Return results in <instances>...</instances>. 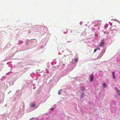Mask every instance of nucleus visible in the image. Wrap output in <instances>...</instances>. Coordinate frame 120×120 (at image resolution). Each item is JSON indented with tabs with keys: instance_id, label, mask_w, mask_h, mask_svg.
<instances>
[{
	"instance_id": "10",
	"label": "nucleus",
	"mask_w": 120,
	"mask_h": 120,
	"mask_svg": "<svg viewBox=\"0 0 120 120\" xmlns=\"http://www.w3.org/2000/svg\"><path fill=\"white\" fill-rule=\"evenodd\" d=\"M97 50L96 49H95L94 50V52H96V51Z\"/></svg>"
},
{
	"instance_id": "17",
	"label": "nucleus",
	"mask_w": 120,
	"mask_h": 120,
	"mask_svg": "<svg viewBox=\"0 0 120 120\" xmlns=\"http://www.w3.org/2000/svg\"><path fill=\"white\" fill-rule=\"evenodd\" d=\"M104 34H105V33H105V32H104Z\"/></svg>"
},
{
	"instance_id": "9",
	"label": "nucleus",
	"mask_w": 120,
	"mask_h": 120,
	"mask_svg": "<svg viewBox=\"0 0 120 120\" xmlns=\"http://www.w3.org/2000/svg\"><path fill=\"white\" fill-rule=\"evenodd\" d=\"M54 109V108H51V110L52 111H53Z\"/></svg>"
},
{
	"instance_id": "2",
	"label": "nucleus",
	"mask_w": 120,
	"mask_h": 120,
	"mask_svg": "<svg viewBox=\"0 0 120 120\" xmlns=\"http://www.w3.org/2000/svg\"><path fill=\"white\" fill-rule=\"evenodd\" d=\"M94 79V76L92 74L90 75V81L92 82L93 81Z\"/></svg>"
},
{
	"instance_id": "11",
	"label": "nucleus",
	"mask_w": 120,
	"mask_h": 120,
	"mask_svg": "<svg viewBox=\"0 0 120 120\" xmlns=\"http://www.w3.org/2000/svg\"><path fill=\"white\" fill-rule=\"evenodd\" d=\"M97 50H100V49L99 48H97Z\"/></svg>"
},
{
	"instance_id": "4",
	"label": "nucleus",
	"mask_w": 120,
	"mask_h": 120,
	"mask_svg": "<svg viewBox=\"0 0 120 120\" xmlns=\"http://www.w3.org/2000/svg\"><path fill=\"white\" fill-rule=\"evenodd\" d=\"M78 59L77 58H75L74 59V61H75V62H77L78 61Z\"/></svg>"
},
{
	"instance_id": "7",
	"label": "nucleus",
	"mask_w": 120,
	"mask_h": 120,
	"mask_svg": "<svg viewBox=\"0 0 120 120\" xmlns=\"http://www.w3.org/2000/svg\"><path fill=\"white\" fill-rule=\"evenodd\" d=\"M118 94L120 96V91H119V92H117Z\"/></svg>"
},
{
	"instance_id": "15",
	"label": "nucleus",
	"mask_w": 120,
	"mask_h": 120,
	"mask_svg": "<svg viewBox=\"0 0 120 120\" xmlns=\"http://www.w3.org/2000/svg\"><path fill=\"white\" fill-rule=\"evenodd\" d=\"M82 96H82V95L81 97V98H82Z\"/></svg>"
},
{
	"instance_id": "8",
	"label": "nucleus",
	"mask_w": 120,
	"mask_h": 120,
	"mask_svg": "<svg viewBox=\"0 0 120 120\" xmlns=\"http://www.w3.org/2000/svg\"><path fill=\"white\" fill-rule=\"evenodd\" d=\"M61 92H60V91H58V94L59 95H60L61 94Z\"/></svg>"
},
{
	"instance_id": "14",
	"label": "nucleus",
	"mask_w": 120,
	"mask_h": 120,
	"mask_svg": "<svg viewBox=\"0 0 120 120\" xmlns=\"http://www.w3.org/2000/svg\"><path fill=\"white\" fill-rule=\"evenodd\" d=\"M113 78L114 79H115V75H113Z\"/></svg>"
},
{
	"instance_id": "13",
	"label": "nucleus",
	"mask_w": 120,
	"mask_h": 120,
	"mask_svg": "<svg viewBox=\"0 0 120 120\" xmlns=\"http://www.w3.org/2000/svg\"><path fill=\"white\" fill-rule=\"evenodd\" d=\"M35 106V105H31V106H30V107H34V106Z\"/></svg>"
},
{
	"instance_id": "1",
	"label": "nucleus",
	"mask_w": 120,
	"mask_h": 120,
	"mask_svg": "<svg viewBox=\"0 0 120 120\" xmlns=\"http://www.w3.org/2000/svg\"><path fill=\"white\" fill-rule=\"evenodd\" d=\"M104 43V39H103L101 40V42L100 44L99 45V46H103Z\"/></svg>"
},
{
	"instance_id": "3",
	"label": "nucleus",
	"mask_w": 120,
	"mask_h": 120,
	"mask_svg": "<svg viewBox=\"0 0 120 120\" xmlns=\"http://www.w3.org/2000/svg\"><path fill=\"white\" fill-rule=\"evenodd\" d=\"M115 89L116 91V92H119V91H120L119 89H118L116 87H115Z\"/></svg>"
},
{
	"instance_id": "6",
	"label": "nucleus",
	"mask_w": 120,
	"mask_h": 120,
	"mask_svg": "<svg viewBox=\"0 0 120 120\" xmlns=\"http://www.w3.org/2000/svg\"><path fill=\"white\" fill-rule=\"evenodd\" d=\"M85 90V88L84 87H82V90L83 91Z\"/></svg>"
},
{
	"instance_id": "12",
	"label": "nucleus",
	"mask_w": 120,
	"mask_h": 120,
	"mask_svg": "<svg viewBox=\"0 0 120 120\" xmlns=\"http://www.w3.org/2000/svg\"><path fill=\"white\" fill-rule=\"evenodd\" d=\"M112 74L113 75H114V72H112Z\"/></svg>"
},
{
	"instance_id": "5",
	"label": "nucleus",
	"mask_w": 120,
	"mask_h": 120,
	"mask_svg": "<svg viewBox=\"0 0 120 120\" xmlns=\"http://www.w3.org/2000/svg\"><path fill=\"white\" fill-rule=\"evenodd\" d=\"M103 85L104 87H106V85L105 83H104L103 84Z\"/></svg>"
},
{
	"instance_id": "16",
	"label": "nucleus",
	"mask_w": 120,
	"mask_h": 120,
	"mask_svg": "<svg viewBox=\"0 0 120 120\" xmlns=\"http://www.w3.org/2000/svg\"><path fill=\"white\" fill-rule=\"evenodd\" d=\"M30 120H32V119H31V118H30Z\"/></svg>"
}]
</instances>
